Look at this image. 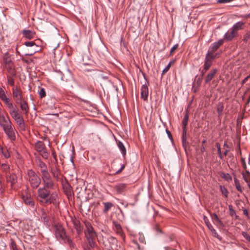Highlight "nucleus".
Here are the masks:
<instances>
[{"label": "nucleus", "instance_id": "nucleus-1", "mask_svg": "<svg viewBox=\"0 0 250 250\" xmlns=\"http://www.w3.org/2000/svg\"><path fill=\"white\" fill-rule=\"evenodd\" d=\"M50 188H40L37 190V199L42 205L53 204L56 205L58 203V196L56 192L51 193Z\"/></svg>", "mask_w": 250, "mask_h": 250}, {"label": "nucleus", "instance_id": "nucleus-2", "mask_svg": "<svg viewBox=\"0 0 250 250\" xmlns=\"http://www.w3.org/2000/svg\"><path fill=\"white\" fill-rule=\"evenodd\" d=\"M0 125L1 126L8 137L11 140L16 139L15 127L10 120L9 117L0 115Z\"/></svg>", "mask_w": 250, "mask_h": 250}, {"label": "nucleus", "instance_id": "nucleus-3", "mask_svg": "<svg viewBox=\"0 0 250 250\" xmlns=\"http://www.w3.org/2000/svg\"><path fill=\"white\" fill-rule=\"evenodd\" d=\"M103 245L104 249L107 250H114L117 249L118 241L113 236L102 237Z\"/></svg>", "mask_w": 250, "mask_h": 250}, {"label": "nucleus", "instance_id": "nucleus-4", "mask_svg": "<svg viewBox=\"0 0 250 250\" xmlns=\"http://www.w3.org/2000/svg\"><path fill=\"white\" fill-rule=\"evenodd\" d=\"M28 180L33 188H38L41 182V178L32 169L27 170Z\"/></svg>", "mask_w": 250, "mask_h": 250}, {"label": "nucleus", "instance_id": "nucleus-5", "mask_svg": "<svg viewBox=\"0 0 250 250\" xmlns=\"http://www.w3.org/2000/svg\"><path fill=\"white\" fill-rule=\"evenodd\" d=\"M9 113L12 117L19 125L20 128L22 130H25V125L22 116L18 112L17 110H16L15 108L10 110Z\"/></svg>", "mask_w": 250, "mask_h": 250}, {"label": "nucleus", "instance_id": "nucleus-6", "mask_svg": "<svg viewBox=\"0 0 250 250\" xmlns=\"http://www.w3.org/2000/svg\"><path fill=\"white\" fill-rule=\"evenodd\" d=\"M41 180L44 185L43 188L52 189L55 186V183L49 172L41 174Z\"/></svg>", "mask_w": 250, "mask_h": 250}, {"label": "nucleus", "instance_id": "nucleus-7", "mask_svg": "<svg viewBox=\"0 0 250 250\" xmlns=\"http://www.w3.org/2000/svg\"><path fill=\"white\" fill-rule=\"evenodd\" d=\"M54 233L56 238L58 241H61L66 234L64 228L60 223H58L54 226Z\"/></svg>", "mask_w": 250, "mask_h": 250}, {"label": "nucleus", "instance_id": "nucleus-8", "mask_svg": "<svg viewBox=\"0 0 250 250\" xmlns=\"http://www.w3.org/2000/svg\"><path fill=\"white\" fill-rule=\"evenodd\" d=\"M86 229L84 230V235L86 239H95L97 237V233L94 230L91 223L89 222L84 223Z\"/></svg>", "mask_w": 250, "mask_h": 250}, {"label": "nucleus", "instance_id": "nucleus-9", "mask_svg": "<svg viewBox=\"0 0 250 250\" xmlns=\"http://www.w3.org/2000/svg\"><path fill=\"white\" fill-rule=\"evenodd\" d=\"M36 150L38 151L42 156L47 159L49 156V153L46 151L45 146L43 142L38 141L35 145Z\"/></svg>", "mask_w": 250, "mask_h": 250}, {"label": "nucleus", "instance_id": "nucleus-10", "mask_svg": "<svg viewBox=\"0 0 250 250\" xmlns=\"http://www.w3.org/2000/svg\"><path fill=\"white\" fill-rule=\"evenodd\" d=\"M224 42V40L221 39L216 42H213L211 46L209 47L208 52L207 54H209V56H215L216 58L220 54V53H216L214 54V53L217 50L220 46H221Z\"/></svg>", "mask_w": 250, "mask_h": 250}, {"label": "nucleus", "instance_id": "nucleus-11", "mask_svg": "<svg viewBox=\"0 0 250 250\" xmlns=\"http://www.w3.org/2000/svg\"><path fill=\"white\" fill-rule=\"evenodd\" d=\"M63 190L64 193L68 198L71 197L72 195V187L68 183L66 178L64 177V180L61 182Z\"/></svg>", "mask_w": 250, "mask_h": 250}, {"label": "nucleus", "instance_id": "nucleus-12", "mask_svg": "<svg viewBox=\"0 0 250 250\" xmlns=\"http://www.w3.org/2000/svg\"><path fill=\"white\" fill-rule=\"evenodd\" d=\"M13 96L15 102L17 103H21L22 101V91L20 88L16 87L12 89Z\"/></svg>", "mask_w": 250, "mask_h": 250}, {"label": "nucleus", "instance_id": "nucleus-13", "mask_svg": "<svg viewBox=\"0 0 250 250\" xmlns=\"http://www.w3.org/2000/svg\"><path fill=\"white\" fill-rule=\"evenodd\" d=\"M53 177L57 181H61L63 180V176L61 174L60 170L57 167L52 168L50 170Z\"/></svg>", "mask_w": 250, "mask_h": 250}, {"label": "nucleus", "instance_id": "nucleus-14", "mask_svg": "<svg viewBox=\"0 0 250 250\" xmlns=\"http://www.w3.org/2000/svg\"><path fill=\"white\" fill-rule=\"evenodd\" d=\"M6 182L10 183L11 188L15 189L14 186L17 182L18 177L15 173H9L6 176Z\"/></svg>", "mask_w": 250, "mask_h": 250}, {"label": "nucleus", "instance_id": "nucleus-15", "mask_svg": "<svg viewBox=\"0 0 250 250\" xmlns=\"http://www.w3.org/2000/svg\"><path fill=\"white\" fill-rule=\"evenodd\" d=\"M216 58L215 56H209V54H206L204 61V67L205 69L208 70L212 64V61Z\"/></svg>", "mask_w": 250, "mask_h": 250}, {"label": "nucleus", "instance_id": "nucleus-16", "mask_svg": "<svg viewBox=\"0 0 250 250\" xmlns=\"http://www.w3.org/2000/svg\"><path fill=\"white\" fill-rule=\"evenodd\" d=\"M149 83L146 81V83L143 84L141 87V98L144 100L146 101L147 100L148 96V85Z\"/></svg>", "mask_w": 250, "mask_h": 250}, {"label": "nucleus", "instance_id": "nucleus-17", "mask_svg": "<svg viewBox=\"0 0 250 250\" xmlns=\"http://www.w3.org/2000/svg\"><path fill=\"white\" fill-rule=\"evenodd\" d=\"M203 219L207 227L211 231L213 236L219 238V235L218 234L216 230L213 228L211 224L210 223L208 218L206 216H204Z\"/></svg>", "mask_w": 250, "mask_h": 250}, {"label": "nucleus", "instance_id": "nucleus-18", "mask_svg": "<svg viewBox=\"0 0 250 250\" xmlns=\"http://www.w3.org/2000/svg\"><path fill=\"white\" fill-rule=\"evenodd\" d=\"M217 72V69L216 68L211 69L207 74L205 79L206 84L209 83L213 79Z\"/></svg>", "mask_w": 250, "mask_h": 250}, {"label": "nucleus", "instance_id": "nucleus-19", "mask_svg": "<svg viewBox=\"0 0 250 250\" xmlns=\"http://www.w3.org/2000/svg\"><path fill=\"white\" fill-rule=\"evenodd\" d=\"M61 241H62L64 244H67L70 249L75 248L76 247L72 239L67 234H66L65 236L63 237V239H62Z\"/></svg>", "mask_w": 250, "mask_h": 250}, {"label": "nucleus", "instance_id": "nucleus-20", "mask_svg": "<svg viewBox=\"0 0 250 250\" xmlns=\"http://www.w3.org/2000/svg\"><path fill=\"white\" fill-rule=\"evenodd\" d=\"M22 199L23 202L27 205H28L30 207H34V201L33 199L31 198V196L26 194L25 195L22 194L21 195Z\"/></svg>", "mask_w": 250, "mask_h": 250}, {"label": "nucleus", "instance_id": "nucleus-21", "mask_svg": "<svg viewBox=\"0 0 250 250\" xmlns=\"http://www.w3.org/2000/svg\"><path fill=\"white\" fill-rule=\"evenodd\" d=\"M37 164L40 168L41 174L48 172L46 165L41 159L37 160Z\"/></svg>", "mask_w": 250, "mask_h": 250}, {"label": "nucleus", "instance_id": "nucleus-22", "mask_svg": "<svg viewBox=\"0 0 250 250\" xmlns=\"http://www.w3.org/2000/svg\"><path fill=\"white\" fill-rule=\"evenodd\" d=\"M73 224L74 228L76 229L77 232L78 234H81L83 230V227L81 225L80 222L77 219H74L73 220Z\"/></svg>", "mask_w": 250, "mask_h": 250}, {"label": "nucleus", "instance_id": "nucleus-23", "mask_svg": "<svg viewBox=\"0 0 250 250\" xmlns=\"http://www.w3.org/2000/svg\"><path fill=\"white\" fill-rule=\"evenodd\" d=\"M4 67L7 70V71L8 73L7 75H11L12 76H16V71L15 69V66L14 63L4 65Z\"/></svg>", "mask_w": 250, "mask_h": 250}, {"label": "nucleus", "instance_id": "nucleus-24", "mask_svg": "<svg viewBox=\"0 0 250 250\" xmlns=\"http://www.w3.org/2000/svg\"><path fill=\"white\" fill-rule=\"evenodd\" d=\"M244 24L245 22L243 21L237 22L233 25L231 29L237 34L238 31L243 29Z\"/></svg>", "mask_w": 250, "mask_h": 250}, {"label": "nucleus", "instance_id": "nucleus-25", "mask_svg": "<svg viewBox=\"0 0 250 250\" xmlns=\"http://www.w3.org/2000/svg\"><path fill=\"white\" fill-rule=\"evenodd\" d=\"M182 146L186 151L188 143L187 142V129H182Z\"/></svg>", "mask_w": 250, "mask_h": 250}, {"label": "nucleus", "instance_id": "nucleus-26", "mask_svg": "<svg viewBox=\"0 0 250 250\" xmlns=\"http://www.w3.org/2000/svg\"><path fill=\"white\" fill-rule=\"evenodd\" d=\"M224 108V106L223 103L222 102H219L216 108L217 112L218 113V117L219 119H220L222 116Z\"/></svg>", "mask_w": 250, "mask_h": 250}, {"label": "nucleus", "instance_id": "nucleus-27", "mask_svg": "<svg viewBox=\"0 0 250 250\" xmlns=\"http://www.w3.org/2000/svg\"><path fill=\"white\" fill-rule=\"evenodd\" d=\"M23 36L27 39L31 40L33 38L35 33L30 30H24L22 31Z\"/></svg>", "mask_w": 250, "mask_h": 250}, {"label": "nucleus", "instance_id": "nucleus-28", "mask_svg": "<svg viewBox=\"0 0 250 250\" xmlns=\"http://www.w3.org/2000/svg\"><path fill=\"white\" fill-rule=\"evenodd\" d=\"M126 185L125 184H119L116 185L114 188L116 190L118 193H122L126 188Z\"/></svg>", "mask_w": 250, "mask_h": 250}, {"label": "nucleus", "instance_id": "nucleus-29", "mask_svg": "<svg viewBox=\"0 0 250 250\" xmlns=\"http://www.w3.org/2000/svg\"><path fill=\"white\" fill-rule=\"evenodd\" d=\"M18 104H20V107L21 109L25 112V114H27L29 111V107L27 104V102L23 100L21 101V103H18Z\"/></svg>", "mask_w": 250, "mask_h": 250}, {"label": "nucleus", "instance_id": "nucleus-30", "mask_svg": "<svg viewBox=\"0 0 250 250\" xmlns=\"http://www.w3.org/2000/svg\"><path fill=\"white\" fill-rule=\"evenodd\" d=\"M236 35V34L231 29V32L229 33H226L225 34L223 40H226L227 41H230L235 37Z\"/></svg>", "mask_w": 250, "mask_h": 250}, {"label": "nucleus", "instance_id": "nucleus-31", "mask_svg": "<svg viewBox=\"0 0 250 250\" xmlns=\"http://www.w3.org/2000/svg\"><path fill=\"white\" fill-rule=\"evenodd\" d=\"M117 146H118V147L119 148L121 151L122 152L123 157H125L126 155V149L125 147V146L120 141H118V142H117Z\"/></svg>", "mask_w": 250, "mask_h": 250}, {"label": "nucleus", "instance_id": "nucleus-32", "mask_svg": "<svg viewBox=\"0 0 250 250\" xmlns=\"http://www.w3.org/2000/svg\"><path fill=\"white\" fill-rule=\"evenodd\" d=\"M188 113L186 112L184 115V118L182 121V129H187V126L188 125Z\"/></svg>", "mask_w": 250, "mask_h": 250}, {"label": "nucleus", "instance_id": "nucleus-33", "mask_svg": "<svg viewBox=\"0 0 250 250\" xmlns=\"http://www.w3.org/2000/svg\"><path fill=\"white\" fill-rule=\"evenodd\" d=\"M3 62L4 65L14 63L12 61L11 57L7 54H6L3 57Z\"/></svg>", "mask_w": 250, "mask_h": 250}, {"label": "nucleus", "instance_id": "nucleus-34", "mask_svg": "<svg viewBox=\"0 0 250 250\" xmlns=\"http://www.w3.org/2000/svg\"><path fill=\"white\" fill-rule=\"evenodd\" d=\"M202 79V77H198L197 76H196L193 83V87H199L201 84Z\"/></svg>", "mask_w": 250, "mask_h": 250}, {"label": "nucleus", "instance_id": "nucleus-35", "mask_svg": "<svg viewBox=\"0 0 250 250\" xmlns=\"http://www.w3.org/2000/svg\"><path fill=\"white\" fill-rule=\"evenodd\" d=\"M104 209L103 210V212L104 213H106L109 209L113 206V204L110 202H105L104 203Z\"/></svg>", "mask_w": 250, "mask_h": 250}, {"label": "nucleus", "instance_id": "nucleus-36", "mask_svg": "<svg viewBox=\"0 0 250 250\" xmlns=\"http://www.w3.org/2000/svg\"><path fill=\"white\" fill-rule=\"evenodd\" d=\"M113 223L114 227L116 230V232L117 233H118L119 234L122 235L123 232H122V229L121 225L119 223H118L115 221H113Z\"/></svg>", "mask_w": 250, "mask_h": 250}, {"label": "nucleus", "instance_id": "nucleus-37", "mask_svg": "<svg viewBox=\"0 0 250 250\" xmlns=\"http://www.w3.org/2000/svg\"><path fill=\"white\" fill-rule=\"evenodd\" d=\"M95 239H86L87 242L88 246L87 248L93 249L97 246V245L94 241Z\"/></svg>", "mask_w": 250, "mask_h": 250}, {"label": "nucleus", "instance_id": "nucleus-38", "mask_svg": "<svg viewBox=\"0 0 250 250\" xmlns=\"http://www.w3.org/2000/svg\"><path fill=\"white\" fill-rule=\"evenodd\" d=\"M234 182L236 189L241 193H242L243 188L240 185L239 180L235 177H234Z\"/></svg>", "mask_w": 250, "mask_h": 250}, {"label": "nucleus", "instance_id": "nucleus-39", "mask_svg": "<svg viewBox=\"0 0 250 250\" xmlns=\"http://www.w3.org/2000/svg\"><path fill=\"white\" fill-rule=\"evenodd\" d=\"M1 100L5 103V104L7 105L8 107L10 108L11 110L15 109L10 99H9L7 97H6Z\"/></svg>", "mask_w": 250, "mask_h": 250}, {"label": "nucleus", "instance_id": "nucleus-40", "mask_svg": "<svg viewBox=\"0 0 250 250\" xmlns=\"http://www.w3.org/2000/svg\"><path fill=\"white\" fill-rule=\"evenodd\" d=\"M23 44L28 47H33V48L39 49V47L33 41L32 42H25Z\"/></svg>", "mask_w": 250, "mask_h": 250}, {"label": "nucleus", "instance_id": "nucleus-41", "mask_svg": "<svg viewBox=\"0 0 250 250\" xmlns=\"http://www.w3.org/2000/svg\"><path fill=\"white\" fill-rule=\"evenodd\" d=\"M9 247L11 250H19L17 245L13 239H10V243H9Z\"/></svg>", "mask_w": 250, "mask_h": 250}, {"label": "nucleus", "instance_id": "nucleus-42", "mask_svg": "<svg viewBox=\"0 0 250 250\" xmlns=\"http://www.w3.org/2000/svg\"><path fill=\"white\" fill-rule=\"evenodd\" d=\"M222 178H223L225 180L229 182L232 180V177L229 173H225L222 172Z\"/></svg>", "mask_w": 250, "mask_h": 250}, {"label": "nucleus", "instance_id": "nucleus-43", "mask_svg": "<svg viewBox=\"0 0 250 250\" xmlns=\"http://www.w3.org/2000/svg\"><path fill=\"white\" fill-rule=\"evenodd\" d=\"M15 76H12L11 75H7V83L11 86H14L15 84L14 77Z\"/></svg>", "mask_w": 250, "mask_h": 250}, {"label": "nucleus", "instance_id": "nucleus-44", "mask_svg": "<svg viewBox=\"0 0 250 250\" xmlns=\"http://www.w3.org/2000/svg\"><path fill=\"white\" fill-rule=\"evenodd\" d=\"M1 167L2 170L4 172H5L6 174L10 173V172H9L10 167L7 164H1Z\"/></svg>", "mask_w": 250, "mask_h": 250}, {"label": "nucleus", "instance_id": "nucleus-45", "mask_svg": "<svg viewBox=\"0 0 250 250\" xmlns=\"http://www.w3.org/2000/svg\"><path fill=\"white\" fill-rule=\"evenodd\" d=\"M215 146L217 147L218 154L219 158L221 159H223V154H222V153L221 151V146H220V144L218 142L216 143Z\"/></svg>", "mask_w": 250, "mask_h": 250}, {"label": "nucleus", "instance_id": "nucleus-46", "mask_svg": "<svg viewBox=\"0 0 250 250\" xmlns=\"http://www.w3.org/2000/svg\"><path fill=\"white\" fill-rule=\"evenodd\" d=\"M220 190L221 191L222 193L226 197H227L228 196V193H229L227 189L225 187H223L222 186H220Z\"/></svg>", "mask_w": 250, "mask_h": 250}, {"label": "nucleus", "instance_id": "nucleus-47", "mask_svg": "<svg viewBox=\"0 0 250 250\" xmlns=\"http://www.w3.org/2000/svg\"><path fill=\"white\" fill-rule=\"evenodd\" d=\"M137 237H138V240L140 243H143V244H144V243L145 244L146 243L145 238L144 236L143 235V234L139 233L138 234V235H137Z\"/></svg>", "mask_w": 250, "mask_h": 250}, {"label": "nucleus", "instance_id": "nucleus-48", "mask_svg": "<svg viewBox=\"0 0 250 250\" xmlns=\"http://www.w3.org/2000/svg\"><path fill=\"white\" fill-rule=\"evenodd\" d=\"M242 174L243 175V179L244 181L247 183L249 184L250 183V177L249 175H246L244 172H242Z\"/></svg>", "mask_w": 250, "mask_h": 250}, {"label": "nucleus", "instance_id": "nucleus-49", "mask_svg": "<svg viewBox=\"0 0 250 250\" xmlns=\"http://www.w3.org/2000/svg\"><path fill=\"white\" fill-rule=\"evenodd\" d=\"M39 94L41 98H44L46 96V92L43 88H41Z\"/></svg>", "mask_w": 250, "mask_h": 250}, {"label": "nucleus", "instance_id": "nucleus-50", "mask_svg": "<svg viewBox=\"0 0 250 250\" xmlns=\"http://www.w3.org/2000/svg\"><path fill=\"white\" fill-rule=\"evenodd\" d=\"M39 51V49L33 48L32 49L29 53H26L25 55L26 56H32L34 55L35 53Z\"/></svg>", "mask_w": 250, "mask_h": 250}, {"label": "nucleus", "instance_id": "nucleus-51", "mask_svg": "<svg viewBox=\"0 0 250 250\" xmlns=\"http://www.w3.org/2000/svg\"><path fill=\"white\" fill-rule=\"evenodd\" d=\"M154 230L156 231L157 234L159 233H162V230L160 228V226L159 225L156 224L155 227H154Z\"/></svg>", "mask_w": 250, "mask_h": 250}, {"label": "nucleus", "instance_id": "nucleus-52", "mask_svg": "<svg viewBox=\"0 0 250 250\" xmlns=\"http://www.w3.org/2000/svg\"><path fill=\"white\" fill-rule=\"evenodd\" d=\"M7 97L4 90L2 88H0V99L2 100L3 99Z\"/></svg>", "mask_w": 250, "mask_h": 250}, {"label": "nucleus", "instance_id": "nucleus-53", "mask_svg": "<svg viewBox=\"0 0 250 250\" xmlns=\"http://www.w3.org/2000/svg\"><path fill=\"white\" fill-rule=\"evenodd\" d=\"M243 236L249 242H250V235L246 232H242Z\"/></svg>", "mask_w": 250, "mask_h": 250}, {"label": "nucleus", "instance_id": "nucleus-54", "mask_svg": "<svg viewBox=\"0 0 250 250\" xmlns=\"http://www.w3.org/2000/svg\"><path fill=\"white\" fill-rule=\"evenodd\" d=\"M229 214L231 216H233L234 214H235V210L232 208V207L231 205L229 206Z\"/></svg>", "mask_w": 250, "mask_h": 250}, {"label": "nucleus", "instance_id": "nucleus-55", "mask_svg": "<svg viewBox=\"0 0 250 250\" xmlns=\"http://www.w3.org/2000/svg\"><path fill=\"white\" fill-rule=\"evenodd\" d=\"M178 44H176L171 48L170 51V55H172L173 54V53L175 51V50L176 49H177V48H178Z\"/></svg>", "mask_w": 250, "mask_h": 250}, {"label": "nucleus", "instance_id": "nucleus-56", "mask_svg": "<svg viewBox=\"0 0 250 250\" xmlns=\"http://www.w3.org/2000/svg\"><path fill=\"white\" fill-rule=\"evenodd\" d=\"M241 162H242L243 167L244 168V169H246L247 166H246V162L245 160V158L241 157Z\"/></svg>", "mask_w": 250, "mask_h": 250}, {"label": "nucleus", "instance_id": "nucleus-57", "mask_svg": "<svg viewBox=\"0 0 250 250\" xmlns=\"http://www.w3.org/2000/svg\"><path fill=\"white\" fill-rule=\"evenodd\" d=\"M170 67V64H168V65L163 70L162 74H164V73L167 72L169 70Z\"/></svg>", "mask_w": 250, "mask_h": 250}, {"label": "nucleus", "instance_id": "nucleus-58", "mask_svg": "<svg viewBox=\"0 0 250 250\" xmlns=\"http://www.w3.org/2000/svg\"><path fill=\"white\" fill-rule=\"evenodd\" d=\"M216 223L217 224H218L219 226H220L221 227H224V223H223V222L219 218H218L216 221Z\"/></svg>", "mask_w": 250, "mask_h": 250}, {"label": "nucleus", "instance_id": "nucleus-59", "mask_svg": "<svg viewBox=\"0 0 250 250\" xmlns=\"http://www.w3.org/2000/svg\"><path fill=\"white\" fill-rule=\"evenodd\" d=\"M2 154L5 158H8L10 157V154L8 151H2Z\"/></svg>", "mask_w": 250, "mask_h": 250}, {"label": "nucleus", "instance_id": "nucleus-60", "mask_svg": "<svg viewBox=\"0 0 250 250\" xmlns=\"http://www.w3.org/2000/svg\"><path fill=\"white\" fill-rule=\"evenodd\" d=\"M174 239V237L173 236H169L167 237V239L166 240V242H169L173 241Z\"/></svg>", "mask_w": 250, "mask_h": 250}, {"label": "nucleus", "instance_id": "nucleus-61", "mask_svg": "<svg viewBox=\"0 0 250 250\" xmlns=\"http://www.w3.org/2000/svg\"><path fill=\"white\" fill-rule=\"evenodd\" d=\"M211 217H212V219L215 221L219 218L217 215L215 213H213L211 215Z\"/></svg>", "mask_w": 250, "mask_h": 250}, {"label": "nucleus", "instance_id": "nucleus-62", "mask_svg": "<svg viewBox=\"0 0 250 250\" xmlns=\"http://www.w3.org/2000/svg\"><path fill=\"white\" fill-rule=\"evenodd\" d=\"M208 70L205 69V68L204 67L203 69L201 71V74L199 77H202V78H203V77L204 76V74Z\"/></svg>", "mask_w": 250, "mask_h": 250}, {"label": "nucleus", "instance_id": "nucleus-63", "mask_svg": "<svg viewBox=\"0 0 250 250\" xmlns=\"http://www.w3.org/2000/svg\"><path fill=\"white\" fill-rule=\"evenodd\" d=\"M166 132L169 137V138L171 140H172V136L171 135V133L170 132V131H169L168 129H166Z\"/></svg>", "mask_w": 250, "mask_h": 250}, {"label": "nucleus", "instance_id": "nucleus-64", "mask_svg": "<svg viewBox=\"0 0 250 250\" xmlns=\"http://www.w3.org/2000/svg\"><path fill=\"white\" fill-rule=\"evenodd\" d=\"M249 39H250V34L249 35L245 36L243 40L244 42H247Z\"/></svg>", "mask_w": 250, "mask_h": 250}]
</instances>
